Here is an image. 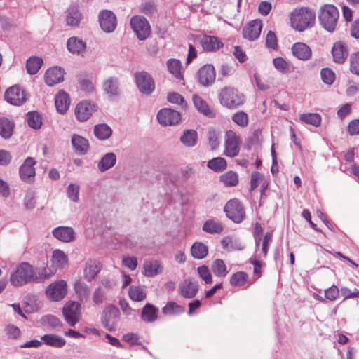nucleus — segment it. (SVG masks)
I'll list each match as a JSON object with an SVG mask.
<instances>
[{
  "label": "nucleus",
  "mask_w": 359,
  "mask_h": 359,
  "mask_svg": "<svg viewBox=\"0 0 359 359\" xmlns=\"http://www.w3.org/2000/svg\"><path fill=\"white\" fill-rule=\"evenodd\" d=\"M290 20L293 29L303 32L314 25L316 13L308 7L297 8L290 13Z\"/></svg>",
  "instance_id": "obj_1"
},
{
  "label": "nucleus",
  "mask_w": 359,
  "mask_h": 359,
  "mask_svg": "<svg viewBox=\"0 0 359 359\" xmlns=\"http://www.w3.org/2000/svg\"><path fill=\"white\" fill-rule=\"evenodd\" d=\"M219 103L228 109H235L242 105L245 100V95L238 89L231 86L222 88L218 94Z\"/></svg>",
  "instance_id": "obj_2"
},
{
  "label": "nucleus",
  "mask_w": 359,
  "mask_h": 359,
  "mask_svg": "<svg viewBox=\"0 0 359 359\" xmlns=\"http://www.w3.org/2000/svg\"><path fill=\"white\" fill-rule=\"evenodd\" d=\"M339 11L332 4H325L320 7L318 13L320 25L327 32H333L337 25Z\"/></svg>",
  "instance_id": "obj_3"
},
{
  "label": "nucleus",
  "mask_w": 359,
  "mask_h": 359,
  "mask_svg": "<svg viewBox=\"0 0 359 359\" xmlns=\"http://www.w3.org/2000/svg\"><path fill=\"white\" fill-rule=\"evenodd\" d=\"M34 279V270L29 263L22 262L10 276V281L15 287L22 286Z\"/></svg>",
  "instance_id": "obj_4"
},
{
  "label": "nucleus",
  "mask_w": 359,
  "mask_h": 359,
  "mask_svg": "<svg viewBox=\"0 0 359 359\" xmlns=\"http://www.w3.org/2000/svg\"><path fill=\"white\" fill-rule=\"evenodd\" d=\"M62 314L69 326H74L81 318V305L77 302L69 301L62 309Z\"/></svg>",
  "instance_id": "obj_5"
},
{
  "label": "nucleus",
  "mask_w": 359,
  "mask_h": 359,
  "mask_svg": "<svg viewBox=\"0 0 359 359\" xmlns=\"http://www.w3.org/2000/svg\"><path fill=\"white\" fill-rule=\"evenodd\" d=\"M5 100L14 106H21L28 99L26 91L20 86L15 85L6 89L4 93Z\"/></svg>",
  "instance_id": "obj_6"
},
{
  "label": "nucleus",
  "mask_w": 359,
  "mask_h": 359,
  "mask_svg": "<svg viewBox=\"0 0 359 359\" xmlns=\"http://www.w3.org/2000/svg\"><path fill=\"white\" fill-rule=\"evenodd\" d=\"M130 25L137 37L140 41L147 39L151 34V27L147 20L140 15L133 16L130 19Z\"/></svg>",
  "instance_id": "obj_7"
},
{
  "label": "nucleus",
  "mask_w": 359,
  "mask_h": 359,
  "mask_svg": "<svg viewBox=\"0 0 359 359\" xmlns=\"http://www.w3.org/2000/svg\"><path fill=\"white\" fill-rule=\"evenodd\" d=\"M120 318V312L117 307L109 305L104 308L102 313V324L109 331L116 330Z\"/></svg>",
  "instance_id": "obj_8"
},
{
  "label": "nucleus",
  "mask_w": 359,
  "mask_h": 359,
  "mask_svg": "<svg viewBox=\"0 0 359 359\" xmlns=\"http://www.w3.org/2000/svg\"><path fill=\"white\" fill-rule=\"evenodd\" d=\"M138 90L143 94L150 95L155 89V83L151 76L144 71L137 72L134 75Z\"/></svg>",
  "instance_id": "obj_9"
},
{
  "label": "nucleus",
  "mask_w": 359,
  "mask_h": 359,
  "mask_svg": "<svg viewBox=\"0 0 359 359\" xmlns=\"http://www.w3.org/2000/svg\"><path fill=\"white\" fill-rule=\"evenodd\" d=\"M224 211L226 216L236 223H240L245 217V211L241 203L237 199L229 201Z\"/></svg>",
  "instance_id": "obj_10"
},
{
  "label": "nucleus",
  "mask_w": 359,
  "mask_h": 359,
  "mask_svg": "<svg viewBox=\"0 0 359 359\" xmlns=\"http://www.w3.org/2000/svg\"><path fill=\"white\" fill-rule=\"evenodd\" d=\"M101 29L106 33L113 32L117 25L116 15L109 10H102L98 15Z\"/></svg>",
  "instance_id": "obj_11"
},
{
  "label": "nucleus",
  "mask_w": 359,
  "mask_h": 359,
  "mask_svg": "<svg viewBox=\"0 0 359 359\" xmlns=\"http://www.w3.org/2000/svg\"><path fill=\"white\" fill-rule=\"evenodd\" d=\"M240 138L232 130H228L225 135L224 154L228 157H235L239 153Z\"/></svg>",
  "instance_id": "obj_12"
},
{
  "label": "nucleus",
  "mask_w": 359,
  "mask_h": 359,
  "mask_svg": "<svg viewBox=\"0 0 359 359\" xmlns=\"http://www.w3.org/2000/svg\"><path fill=\"white\" fill-rule=\"evenodd\" d=\"M67 292V284L66 281L60 280L50 284L46 289L47 296L53 301L57 302L62 299Z\"/></svg>",
  "instance_id": "obj_13"
},
{
  "label": "nucleus",
  "mask_w": 359,
  "mask_h": 359,
  "mask_svg": "<svg viewBox=\"0 0 359 359\" xmlns=\"http://www.w3.org/2000/svg\"><path fill=\"white\" fill-rule=\"evenodd\" d=\"M36 161L32 157H27L19 169L21 180L25 182H32L36 175L34 165Z\"/></svg>",
  "instance_id": "obj_14"
},
{
  "label": "nucleus",
  "mask_w": 359,
  "mask_h": 359,
  "mask_svg": "<svg viewBox=\"0 0 359 359\" xmlns=\"http://www.w3.org/2000/svg\"><path fill=\"white\" fill-rule=\"evenodd\" d=\"M198 81L203 86H209L215 81L216 73L212 65H205L198 71Z\"/></svg>",
  "instance_id": "obj_15"
},
{
  "label": "nucleus",
  "mask_w": 359,
  "mask_h": 359,
  "mask_svg": "<svg viewBox=\"0 0 359 359\" xmlns=\"http://www.w3.org/2000/svg\"><path fill=\"white\" fill-rule=\"evenodd\" d=\"M262 22L261 20H254L250 22L243 29V37L250 41L257 39L261 33Z\"/></svg>",
  "instance_id": "obj_16"
},
{
  "label": "nucleus",
  "mask_w": 359,
  "mask_h": 359,
  "mask_svg": "<svg viewBox=\"0 0 359 359\" xmlns=\"http://www.w3.org/2000/svg\"><path fill=\"white\" fill-rule=\"evenodd\" d=\"M291 51L295 57L302 61H307L310 60L312 56L311 48L307 44L302 42L294 43L291 48Z\"/></svg>",
  "instance_id": "obj_17"
},
{
  "label": "nucleus",
  "mask_w": 359,
  "mask_h": 359,
  "mask_svg": "<svg viewBox=\"0 0 359 359\" xmlns=\"http://www.w3.org/2000/svg\"><path fill=\"white\" fill-rule=\"evenodd\" d=\"M53 236L64 243H70L75 239V232L69 226H58L52 231Z\"/></svg>",
  "instance_id": "obj_18"
},
{
  "label": "nucleus",
  "mask_w": 359,
  "mask_h": 359,
  "mask_svg": "<svg viewBox=\"0 0 359 359\" xmlns=\"http://www.w3.org/2000/svg\"><path fill=\"white\" fill-rule=\"evenodd\" d=\"M64 74L63 69L59 67H50L45 73V82L52 86L63 81Z\"/></svg>",
  "instance_id": "obj_19"
},
{
  "label": "nucleus",
  "mask_w": 359,
  "mask_h": 359,
  "mask_svg": "<svg viewBox=\"0 0 359 359\" xmlns=\"http://www.w3.org/2000/svg\"><path fill=\"white\" fill-rule=\"evenodd\" d=\"M71 143L74 151L79 155L87 154L89 149V142L85 137L74 134L72 136Z\"/></svg>",
  "instance_id": "obj_20"
},
{
  "label": "nucleus",
  "mask_w": 359,
  "mask_h": 359,
  "mask_svg": "<svg viewBox=\"0 0 359 359\" xmlns=\"http://www.w3.org/2000/svg\"><path fill=\"white\" fill-rule=\"evenodd\" d=\"M198 290V284L191 279H185L179 287L180 294L185 298H193L196 296Z\"/></svg>",
  "instance_id": "obj_21"
},
{
  "label": "nucleus",
  "mask_w": 359,
  "mask_h": 359,
  "mask_svg": "<svg viewBox=\"0 0 359 359\" xmlns=\"http://www.w3.org/2000/svg\"><path fill=\"white\" fill-rule=\"evenodd\" d=\"M163 268L158 260H146L143 264L142 273L146 277H154L163 272Z\"/></svg>",
  "instance_id": "obj_22"
},
{
  "label": "nucleus",
  "mask_w": 359,
  "mask_h": 359,
  "mask_svg": "<svg viewBox=\"0 0 359 359\" xmlns=\"http://www.w3.org/2000/svg\"><path fill=\"white\" fill-rule=\"evenodd\" d=\"M201 44L203 50L215 52L222 48L224 44L217 37L212 36H204L201 40Z\"/></svg>",
  "instance_id": "obj_23"
},
{
  "label": "nucleus",
  "mask_w": 359,
  "mask_h": 359,
  "mask_svg": "<svg viewBox=\"0 0 359 359\" xmlns=\"http://www.w3.org/2000/svg\"><path fill=\"white\" fill-rule=\"evenodd\" d=\"M67 48L73 54L83 55L86 51V44L82 40L73 36L67 40Z\"/></svg>",
  "instance_id": "obj_24"
},
{
  "label": "nucleus",
  "mask_w": 359,
  "mask_h": 359,
  "mask_svg": "<svg viewBox=\"0 0 359 359\" xmlns=\"http://www.w3.org/2000/svg\"><path fill=\"white\" fill-rule=\"evenodd\" d=\"M70 104L68 94L64 90L59 91L55 97V105L57 112H67Z\"/></svg>",
  "instance_id": "obj_25"
},
{
  "label": "nucleus",
  "mask_w": 359,
  "mask_h": 359,
  "mask_svg": "<svg viewBox=\"0 0 359 359\" xmlns=\"http://www.w3.org/2000/svg\"><path fill=\"white\" fill-rule=\"evenodd\" d=\"M332 54L333 60L335 62L341 64L346 60L348 53L344 44L341 42H337L333 46Z\"/></svg>",
  "instance_id": "obj_26"
},
{
  "label": "nucleus",
  "mask_w": 359,
  "mask_h": 359,
  "mask_svg": "<svg viewBox=\"0 0 359 359\" xmlns=\"http://www.w3.org/2000/svg\"><path fill=\"white\" fill-rule=\"evenodd\" d=\"M66 22L69 26L76 27L79 25L82 15L76 6H71L67 10Z\"/></svg>",
  "instance_id": "obj_27"
},
{
  "label": "nucleus",
  "mask_w": 359,
  "mask_h": 359,
  "mask_svg": "<svg viewBox=\"0 0 359 359\" xmlns=\"http://www.w3.org/2000/svg\"><path fill=\"white\" fill-rule=\"evenodd\" d=\"M116 163V156L113 152L105 154L97 163V168L100 172H105L112 167Z\"/></svg>",
  "instance_id": "obj_28"
},
{
  "label": "nucleus",
  "mask_w": 359,
  "mask_h": 359,
  "mask_svg": "<svg viewBox=\"0 0 359 359\" xmlns=\"http://www.w3.org/2000/svg\"><path fill=\"white\" fill-rule=\"evenodd\" d=\"M222 248L229 251L242 250L244 249V245L235 236H228L224 237L221 241Z\"/></svg>",
  "instance_id": "obj_29"
},
{
  "label": "nucleus",
  "mask_w": 359,
  "mask_h": 359,
  "mask_svg": "<svg viewBox=\"0 0 359 359\" xmlns=\"http://www.w3.org/2000/svg\"><path fill=\"white\" fill-rule=\"evenodd\" d=\"M158 123L163 126H174L180 123L181 114H157Z\"/></svg>",
  "instance_id": "obj_30"
},
{
  "label": "nucleus",
  "mask_w": 359,
  "mask_h": 359,
  "mask_svg": "<svg viewBox=\"0 0 359 359\" xmlns=\"http://www.w3.org/2000/svg\"><path fill=\"white\" fill-rule=\"evenodd\" d=\"M180 142L187 147L196 146L198 143L197 132L191 129L184 130L180 137Z\"/></svg>",
  "instance_id": "obj_31"
},
{
  "label": "nucleus",
  "mask_w": 359,
  "mask_h": 359,
  "mask_svg": "<svg viewBox=\"0 0 359 359\" xmlns=\"http://www.w3.org/2000/svg\"><path fill=\"white\" fill-rule=\"evenodd\" d=\"M99 263L90 260L86 262L84 268V277L88 281L93 280L100 271Z\"/></svg>",
  "instance_id": "obj_32"
},
{
  "label": "nucleus",
  "mask_w": 359,
  "mask_h": 359,
  "mask_svg": "<svg viewBox=\"0 0 359 359\" xmlns=\"http://www.w3.org/2000/svg\"><path fill=\"white\" fill-rule=\"evenodd\" d=\"M51 262L55 268L62 269L68 264V257L65 253L60 250L53 251Z\"/></svg>",
  "instance_id": "obj_33"
},
{
  "label": "nucleus",
  "mask_w": 359,
  "mask_h": 359,
  "mask_svg": "<svg viewBox=\"0 0 359 359\" xmlns=\"http://www.w3.org/2000/svg\"><path fill=\"white\" fill-rule=\"evenodd\" d=\"M43 343L55 348H61L65 345V340L62 337L56 334H44L41 337Z\"/></svg>",
  "instance_id": "obj_34"
},
{
  "label": "nucleus",
  "mask_w": 359,
  "mask_h": 359,
  "mask_svg": "<svg viewBox=\"0 0 359 359\" xmlns=\"http://www.w3.org/2000/svg\"><path fill=\"white\" fill-rule=\"evenodd\" d=\"M168 72L172 74L176 79H182L183 74L182 72V63L177 59H169L167 62Z\"/></svg>",
  "instance_id": "obj_35"
},
{
  "label": "nucleus",
  "mask_w": 359,
  "mask_h": 359,
  "mask_svg": "<svg viewBox=\"0 0 359 359\" xmlns=\"http://www.w3.org/2000/svg\"><path fill=\"white\" fill-rule=\"evenodd\" d=\"M14 123L6 118H0V135L4 139L10 138L13 133Z\"/></svg>",
  "instance_id": "obj_36"
},
{
  "label": "nucleus",
  "mask_w": 359,
  "mask_h": 359,
  "mask_svg": "<svg viewBox=\"0 0 359 359\" xmlns=\"http://www.w3.org/2000/svg\"><path fill=\"white\" fill-rule=\"evenodd\" d=\"M157 309L151 304H147L142 309V319L148 323L154 322L157 319Z\"/></svg>",
  "instance_id": "obj_37"
},
{
  "label": "nucleus",
  "mask_w": 359,
  "mask_h": 359,
  "mask_svg": "<svg viewBox=\"0 0 359 359\" xmlns=\"http://www.w3.org/2000/svg\"><path fill=\"white\" fill-rule=\"evenodd\" d=\"M111 134V128L105 123L97 124L94 128V135L100 140H107Z\"/></svg>",
  "instance_id": "obj_38"
},
{
  "label": "nucleus",
  "mask_w": 359,
  "mask_h": 359,
  "mask_svg": "<svg viewBox=\"0 0 359 359\" xmlns=\"http://www.w3.org/2000/svg\"><path fill=\"white\" fill-rule=\"evenodd\" d=\"M249 276L244 271L234 273L230 277V284L233 287H243L248 282Z\"/></svg>",
  "instance_id": "obj_39"
},
{
  "label": "nucleus",
  "mask_w": 359,
  "mask_h": 359,
  "mask_svg": "<svg viewBox=\"0 0 359 359\" xmlns=\"http://www.w3.org/2000/svg\"><path fill=\"white\" fill-rule=\"evenodd\" d=\"M74 290L80 301L86 300L89 297L90 289L85 283L77 281L74 284Z\"/></svg>",
  "instance_id": "obj_40"
},
{
  "label": "nucleus",
  "mask_w": 359,
  "mask_h": 359,
  "mask_svg": "<svg viewBox=\"0 0 359 359\" xmlns=\"http://www.w3.org/2000/svg\"><path fill=\"white\" fill-rule=\"evenodd\" d=\"M191 253L195 259H201L206 257L208 248L203 243L196 242L191 247Z\"/></svg>",
  "instance_id": "obj_41"
},
{
  "label": "nucleus",
  "mask_w": 359,
  "mask_h": 359,
  "mask_svg": "<svg viewBox=\"0 0 359 359\" xmlns=\"http://www.w3.org/2000/svg\"><path fill=\"white\" fill-rule=\"evenodd\" d=\"M43 64V60L41 57L32 56L30 57L26 63V69L29 74H35L40 69Z\"/></svg>",
  "instance_id": "obj_42"
},
{
  "label": "nucleus",
  "mask_w": 359,
  "mask_h": 359,
  "mask_svg": "<svg viewBox=\"0 0 359 359\" xmlns=\"http://www.w3.org/2000/svg\"><path fill=\"white\" fill-rule=\"evenodd\" d=\"M104 92L111 97H116L118 95V81L115 79H109L103 84Z\"/></svg>",
  "instance_id": "obj_43"
},
{
  "label": "nucleus",
  "mask_w": 359,
  "mask_h": 359,
  "mask_svg": "<svg viewBox=\"0 0 359 359\" xmlns=\"http://www.w3.org/2000/svg\"><path fill=\"white\" fill-rule=\"evenodd\" d=\"M211 269L214 275L217 277H225L228 273V270L224 262L220 259H217L213 262Z\"/></svg>",
  "instance_id": "obj_44"
},
{
  "label": "nucleus",
  "mask_w": 359,
  "mask_h": 359,
  "mask_svg": "<svg viewBox=\"0 0 359 359\" xmlns=\"http://www.w3.org/2000/svg\"><path fill=\"white\" fill-rule=\"evenodd\" d=\"M202 229L206 233H220L223 230V226L218 221L210 219L203 224Z\"/></svg>",
  "instance_id": "obj_45"
},
{
  "label": "nucleus",
  "mask_w": 359,
  "mask_h": 359,
  "mask_svg": "<svg viewBox=\"0 0 359 359\" xmlns=\"http://www.w3.org/2000/svg\"><path fill=\"white\" fill-rule=\"evenodd\" d=\"M98 109L97 104L88 100L79 102L75 107L74 112H93Z\"/></svg>",
  "instance_id": "obj_46"
},
{
  "label": "nucleus",
  "mask_w": 359,
  "mask_h": 359,
  "mask_svg": "<svg viewBox=\"0 0 359 359\" xmlns=\"http://www.w3.org/2000/svg\"><path fill=\"white\" fill-rule=\"evenodd\" d=\"M130 298L135 302H141L146 298V291L143 287L132 286L128 291Z\"/></svg>",
  "instance_id": "obj_47"
},
{
  "label": "nucleus",
  "mask_w": 359,
  "mask_h": 359,
  "mask_svg": "<svg viewBox=\"0 0 359 359\" xmlns=\"http://www.w3.org/2000/svg\"><path fill=\"white\" fill-rule=\"evenodd\" d=\"M41 322L43 325L49 327L52 329H59L62 327L60 320L53 315H46L41 318Z\"/></svg>",
  "instance_id": "obj_48"
},
{
  "label": "nucleus",
  "mask_w": 359,
  "mask_h": 359,
  "mask_svg": "<svg viewBox=\"0 0 359 359\" xmlns=\"http://www.w3.org/2000/svg\"><path fill=\"white\" fill-rule=\"evenodd\" d=\"M226 161L224 158L217 157L210 160L207 166L215 172H221L226 169Z\"/></svg>",
  "instance_id": "obj_49"
},
{
  "label": "nucleus",
  "mask_w": 359,
  "mask_h": 359,
  "mask_svg": "<svg viewBox=\"0 0 359 359\" xmlns=\"http://www.w3.org/2000/svg\"><path fill=\"white\" fill-rule=\"evenodd\" d=\"M184 311V309L178 305L175 302H168L166 305L162 309V312L165 315H177L182 313Z\"/></svg>",
  "instance_id": "obj_50"
},
{
  "label": "nucleus",
  "mask_w": 359,
  "mask_h": 359,
  "mask_svg": "<svg viewBox=\"0 0 359 359\" xmlns=\"http://www.w3.org/2000/svg\"><path fill=\"white\" fill-rule=\"evenodd\" d=\"M299 118L302 122L316 127L318 126L321 122L319 114H302Z\"/></svg>",
  "instance_id": "obj_51"
},
{
  "label": "nucleus",
  "mask_w": 359,
  "mask_h": 359,
  "mask_svg": "<svg viewBox=\"0 0 359 359\" xmlns=\"http://www.w3.org/2000/svg\"><path fill=\"white\" fill-rule=\"evenodd\" d=\"M221 181L226 187L236 186L238 182V175L233 171H229L220 177Z\"/></svg>",
  "instance_id": "obj_52"
},
{
  "label": "nucleus",
  "mask_w": 359,
  "mask_h": 359,
  "mask_svg": "<svg viewBox=\"0 0 359 359\" xmlns=\"http://www.w3.org/2000/svg\"><path fill=\"white\" fill-rule=\"evenodd\" d=\"M80 190V186L76 183H71L67 188V196L68 198L74 202L77 203L79 201V194Z\"/></svg>",
  "instance_id": "obj_53"
},
{
  "label": "nucleus",
  "mask_w": 359,
  "mask_h": 359,
  "mask_svg": "<svg viewBox=\"0 0 359 359\" xmlns=\"http://www.w3.org/2000/svg\"><path fill=\"white\" fill-rule=\"evenodd\" d=\"M42 116L40 114H27L28 126L35 130L39 129L42 126Z\"/></svg>",
  "instance_id": "obj_54"
},
{
  "label": "nucleus",
  "mask_w": 359,
  "mask_h": 359,
  "mask_svg": "<svg viewBox=\"0 0 359 359\" xmlns=\"http://www.w3.org/2000/svg\"><path fill=\"white\" fill-rule=\"evenodd\" d=\"M192 101L196 109L198 110V112L209 111L210 109L208 103L201 97L197 95H194L192 96Z\"/></svg>",
  "instance_id": "obj_55"
},
{
  "label": "nucleus",
  "mask_w": 359,
  "mask_h": 359,
  "mask_svg": "<svg viewBox=\"0 0 359 359\" xmlns=\"http://www.w3.org/2000/svg\"><path fill=\"white\" fill-rule=\"evenodd\" d=\"M208 144L211 149H217L219 144V133L214 129H210L207 134Z\"/></svg>",
  "instance_id": "obj_56"
},
{
  "label": "nucleus",
  "mask_w": 359,
  "mask_h": 359,
  "mask_svg": "<svg viewBox=\"0 0 359 359\" xmlns=\"http://www.w3.org/2000/svg\"><path fill=\"white\" fill-rule=\"evenodd\" d=\"M198 273L200 278L205 284H210L212 282V274L207 266L203 265L197 268Z\"/></svg>",
  "instance_id": "obj_57"
},
{
  "label": "nucleus",
  "mask_w": 359,
  "mask_h": 359,
  "mask_svg": "<svg viewBox=\"0 0 359 359\" xmlns=\"http://www.w3.org/2000/svg\"><path fill=\"white\" fill-rule=\"evenodd\" d=\"M322 81L327 84L331 85L335 80L334 72L329 68H323L320 71Z\"/></svg>",
  "instance_id": "obj_58"
},
{
  "label": "nucleus",
  "mask_w": 359,
  "mask_h": 359,
  "mask_svg": "<svg viewBox=\"0 0 359 359\" xmlns=\"http://www.w3.org/2000/svg\"><path fill=\"white\" fill-rule=\"evenodd\" d=\"M273 63L276 69L282 73H286L289 72L290 64L283 57H276L273 60Z\"/></svg>",
  "instance_id": "obj_59"
},
{
  "label": "nucleus",
  "mask_w": 359,
  "mask_h": 359,
  "mask_svg": "<svg viewBox=\"0 0 359 359\" xmlns=\"http://www.w3.org/2000/svg\"><path fill=\"white\" fill-rule=\"evenodd\" d=\"M350 71L359 76V52L355 53L350 56Z\"/></svg>",
  "instance_id": "obj_60"
},
{
  "label": "nucleus",
  "mask_w": 359,
  "mask_h": 359,
  "mask_svg": "<svg viewBox=\"0 0 359 359\" xmlns=\"http://www.w3.org/2000/svg\"><path fill=\"white\" fill-rule=\"evenodd\" d=\"M105 297L104 289L102 287H99L93 292V300L95 304L100 305L104 302Z\"/></svg>",
  "instance_id": "obj_61"
},
{
  "label": "nucleus",
  "mask_w": 359,
  "mask_h": 359,
  "mask_svg": "<svg viewBox=\"0 0 359 359\" xmlns=\"http://www.w3.org/2000/svg\"><path fill=\"white\" fill-rule=\"evenodd\" d=\"M269 243H270L262 239V241L260 242L259 247L258 248V251L257 252V248L255 249V252H256L255 257L257 259L265 258L266 257L267 253H268Z\"/></svg>",
  "instance_id": "obj_62"
},
{
  "label": "nucleus",
  "mask_w": 359,
  "mask_h": 359,
  "mask_svg": "<svg viewBox=\"0 0 359 359\" xmlns=\"http://www.w3.org/2000/svg\"><path fill=\"white\" fill-rule=\"evenodd\" d=\"M122 263L126 267L128 268L132 271L135 270L137 266V258L133 256L123 257L122 259Z\"/></svg>",
  "instance_id": "obj_63"
},
{
  "label": "nucleus",
  "mask_w": 359,
  "mask_h": 359,
  "mask_svg": "<svg viewBox=\"0 0 359 359\" xmlns=\"http://www.w3.org/2000/svg\"><path fill=\"white\" fill-rule=\"evenodd\" d=\"M232 120L241 127L246 126L248 123L247 114H233Z\"/></svg>",
  "instance_id": "obj_64"
}]
</instances>
